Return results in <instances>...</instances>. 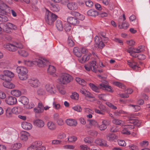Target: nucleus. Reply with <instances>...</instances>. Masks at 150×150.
<instances>
[{"label":"nucleus","instance_id":"1","mask_svg":"<svg viewBox=\"0 0 150 150\" xmlns=\"http://www.w3.org/2000/svg\"><path fill=\"white\" fill-rule=\"evenodd\" d=\"M89 85L90 87L93 91L97 93H99L100 92V89L103 90H105L110 92H113V91L112 90L111 86L106 85L104 83L100 84L98 86H96L94 84L92 83H90Z\"/></svg>","mask_w":150,"mask_h":150},{"label":"nucleus","instance_id":"2","mask_svg":"<svg viewBox=\"0 0 150 150\" xmlns=\"http://www.w3.org/2000/svg\"><path fill=\"white\" fill-rule=\"evenodd\" d=\"M73 79L72 76L67 73L62 74L58 79V81L61 84L66 85L72 81Z\"/></svg>","mask_w":150,"mask_h":150},{"label":"nucleus","instance_id":"3","mask_svg":"<svg viewBox=\"0 0 150 150\" xmlns=\"http://www.w3.org/2000/svg\"><path fill=\"white\" fill-rule=\"evenodd\" d=\"M98 67V65L96 64V62L95 61L90 62L88 64L84 66L85 69L88 71L91 70L95 72H96L97 71L100 73L102 72L103 71L102 70L97 69Z\"/></svg>","mask_w":150,"mask_h":150},{"label":"nucleus","instance_id":"4","mask_svg":"<svg viewBox=\"0 0 150 150\" xmlns=\"http://www.w3.org/2000/svg\"><path fill=\"white\" fill-rule=\"evenodd\" d=\"M45 20L47 23L51 25L56 20V15L47 10L46 12Z\"/></svg>","mask_w":150,"mask_h":150},{"label":"nucleus","instance_id":"5","mask_svg":"<svg viewBox=\"0 0 150 150\" xmlns=\"http://www.w3.org/2000/svg\"><path fill=\"white\" fill-rule=\"evenodd\" d=\"M4 47L6 49L12 52L16 51L18 48L21 49L23 47V45L20 43H16L15 45L8 43L4 45Z\"/></svg>","mask_w":150,"mask_h":150},{"label":"nucleus","instance_id":"6","mask_svg":"<svg viewBox=\"0 0 150 150\" xmlns=\"http://www.w3.org/2000/svg\"><path fill=\"white\" fill-rule=\"evenodd\" d=\"M123 19L122 17H120L118 20V25L120 29H126L128 28L129 25L126 21L124 22L126 19L125 15L124 14L123 15Z\"/></svg>","mask_w":150,"mask_h":150},{"label":"nucleus","instance_id":"7","mask_svg":"<svg viewBox=\"0 0 150 150\" xmlns=\"http://www.w3.org/2000/svg\"><path fill=\"white\" fill-rule=\"evenodd\" d=\"M48 62L47 60L43 58L39 59H36L35 60L33 61V64L37 65L38 66L40 67H44L47 66Z\"/></svg>","mask_w":150,"mask_h":150},{"label":"nucleus","instance_id":"8","mask_svg":"<svg viewBox=\"0 0 150 150\" xmlns=\"http://www.w3.org/2000/svg\"><path fill=\"white\" fill-rule=\"evenodd\" d=\"M127 62L129 67L133 70L137 71L139 70V68H140V67H138V63L133 59L127 60Z\"/></svg>","mask_w":150,"mask_h":150},{"label":"nucleus","instance_id":"9","mask_svg":"<svg viewBox=\"0 0 150 150\" xmlns=\"http://www.w3.org/2000/svg\"><path fill=\"white\" fill-rule=\"evenodd\" d=\"M5 102L8 105H13L16 104L17 101L15 97L9 96L6 98Z\"/></svg>","mask_w":150,"mask_h":150},{"label":"nucleus","instance_id":"10","mask_svg":"<svg viewBox=\"0 0 150 150\" xmlns=\"http://www.w3.org/2000/svg\"><path fill=\"white\" fill-rule=\"evenodd\" d=\"M95 41L97 47L100 49H102L105 46L103 42L102 41L101 38L98 36L95 38Z\"/></svg>","mask_w":150,"mask_h":150},{"label":"nucleus","instance_id":"11","mask_svg":"<svg viewBox=\"0 0 150 150\" xmlns=\"http://www.w3.org/2000/svg\"><path fill=\"white\" fill-rule=\"evenodd\" d=\"M47 71L48 74L51 75L53 77H54L56 76V69L55 67L54 66L49 65Z\"/></svg>","mask_w":150,"mask_h":150},{"label":"nucleus","instance_id":"12","mask_svg":"<svg viewBox=\"0 0 150 150\" xmlns=\"http://www.w3.org/2000/svg\"><path fill=\"white\" fill-rule=\"evenodd\" d=\"M28 83L30 86L35 88L37 87L40 83L39 80L34 78L29 79Z\"/></svg>","mask_w":150,"mask_h":150},{"label":"nucleus","instance_id":"13","mask_svg":"<svg viewBox=\"0 0 150 150\" xmlns=\"http://www.w3.org/2000/svg\"><path fill=\"white\" fill-rule=\"evenodd\" d=\"M67 21L71 24L73 25H78L79 23V21L75 17H69L67 18Z\"/></svg>","mask_w":150,"mask_h":150},{"label":"nucleus","instance_id":"14","mask_svg":"<svg viewBox=\"0 0 150 150\" xmlns=\"http://www.w3.org/2000/svg\"><path fill=\"white\" fill-rule=\"evenodd\" d=\"M0 9L4 12L7 13L9 12L10 8L5 3L1 1L0 2Z\"/></svg>","mask_w":150,"mask_h":150},{"label":"nucleus","instance_id":"15","mask_svg":"<svg viewBox=\"0 0 150 150\" xmlns=\"http://www.w3.org/2000/svg\"><path fill=\"white\" fill-rule=\"evenodd\" d=\"M46 90L49 93L54 94L55 93V87L52 84H47L45 86Z\"/></svg>","mask_w":150,"mask_h":150},{"label":"nucleus","instance_id":"16","mask_svg":"<svg viewBox=\"0 0 150 150\" xmlns=\"http://www.w3.org/2000/svg\"><path fill=\"white\" fill-rule=\"evenodd\" d=\"M16 71L19 75L27 74L28 71L26 68L23 67H18L16 69Z\"/></svg>","mask_w":150,"mask_h":150},{"label":"nucleus","instance_id":"17","mask_svg":"<svg viewBox=\"0 0 150 150\" xmlns=\"http://www.w3.org/2000/svg\"><path fill=\"white\" fill-rule=\"evenodd\" d=\"M70 14L74 16L77 18V19H79L81 21L83 20L84 19V16L80 14L78 12L75 11H72L70 12Z\"/></svg>","mask_w":150,"mask_h":150},{"label":"nucleus","instance_id":"18","mask_svg":"<svg viewBox=\"0 0 150 150\" xmlns=\"http://www.w3.org/2000/svg\"><path fill=\"white\" fill-rule=\"evenodd\" d=\"M110 124L109 122L106 120H103L102 124L99 126V128L100 130H104L107 128Z\"/></svg>","mask_w":150,"mask_h":150},{"label":"nucleus","instance_id":"19","mask_svg":"<svg viewBox=\"0 0 150 150\" xmlns=\"http://www.w3.org/2000/svg\"><path fill=\"white\" fill-rule=\"evenodd\" d=\"M134 117H128V119L129 122L134 125L139 126L140 125V123L139 120L134 119Z\"/></svg>","mask_w":150,"mask_h":150},{"label":"nucleus","instance_id":"20","mask_svg":"<svg viewBox=\"0 0 150 150\" xmlns=\"http://www.w3.org/2000/svg\"><path fill=\"white\" fill-rule=\"evenodd\" d=\"M66 123L67 125L71 126H76L77 125V122L73 119H67Z\"/></svg>","mask_w":150,"mask_h":150},{"label":"nucleus","instance_id":"21","mask_svg":"<svg viewBox=\"0 0 150 150\" xmlns=\"http://www.w3.org/2000/svg\"><path fill=\"white\" fill-rule=\"evenodd\" d=\"M96 143L98 145L102 146H107L108 145L106 142L103 139H98L96 140L95 141Z\"/></svg>","mask_w":150,"mask_h":150},{"label":"nucleus","instance_id":"22","mask_svg":"<svg viewBox=\"0 0 150 150\" xmlns=\"http://www.w3.org/2000/svg\"><path fill=\"white\" fill-rule=\"evenodd\" d=\"M3 86L8 88H12L15 87V85L8 81H5L3 82Z\"/></svg>","mask_w":150,"mask_h":150},{"label":"nucleus","instance_id":"23","mask_svg":"<svg viewBox=\"0 0 150 150\" xmlns=\"http://www.w3.org/2000/svg\"><path fill=\"white\" fill-rule=\"evenodd\" d=\"M68 8L70 10H76L77 8V5L74 2L69 3L67 5Z\"/></svg>","mask_w":150,"mask_h":150},{"label":"nucleus","instance_id":"24","mask_svg":"<svg viewBox=\"0 0 150 150\" xmlns=\"http://www.w3.org/2000/svg\"><path fill=\"white\" fill-rule=\"evenodd\" d=\"M22 126L23 129L26 130L30 129L32 127V125L31 124L26 122H23L22 124Z\"/></svg>","mask_w":150,"mask_h":150},{"label":"nucleus","instance_id":"25","mask_svg":"<svg viewBox=\"0 0 150 150\" xmlns=\"http://www.w3.org/2000/svg\"><path fill=\"white\" fill-rule=\"evenodd\" d=\"M35 125L39 127H42L44 125V122L40 119H37L34 121Z\"/></svg>","mask_w":150,"mask_h":150},{"label":"nucleus","instance_id":"26","mask_svg":"<svg viewBox=\"0 0 150 150\" xmlns=\"http://www.w3.org/2000/svg\"><path fill=\"white\" fill-rule=\"evenodd\" d=\"M112 122L114 124L117 125L122 126L124 124V122L123 121L114 118H113V119L112 120Z\"/></svg>","mask_w":150,"mask_h":150},{"label":"nucleus","instance_id":"27","mask_svg":"<svg viewBox=\"0 0 150 150\" xmlns=\"http://www.w3.org/2000/svg\"><path fill=\"white\" fill-rule=\"evenodd\" d=\"M29 133L23 131L21 133L20 139L21 140L26 141L28 139Z\"/></svg>","mask_w":150,"mask_h":150},{"label":"nucleus","instance_id":"28","mask_svg":"<svg viewBox=\"0 0 150 150\" xmlns=\"http://www.w3.org/2000/svg\"><path fill=\"white\" fill-rule=\"evenodd\" d=\"M3 74L7 77H8V79L10 80H11V78L13 77L14 76V74L13 73L8 70L4 71Z\"/></svg>","mask_w":150,"mask_h":150},{"label":"nucleus","instance_id":"29","mask_svg":"<svg viewBox=\"0 0 150 150\" xmlns=\"http://www.w3.org/2000/svg\"><path fill=\"white\" fill-rule=\"evenodd\" d=\"M19 101L24 105L29 103L28 99L26 97L24 96H21L19 100Z\"/></svg>","mask_w":150,"mask_h":150},{"label":"nucleus","instance_id":"30","mask_svg":"<svg viewBox=\"0 0 150 150\" xmlns=\"http://www.w3.org/2000/svg\"><path fill=\"white\" fill-rule=\"evenodd\" d=\"M57 29L59 31H62L63 29L62 22L60 20H57Z\"/></svg>","mask_w":150,"mask_h":150},{"label":"nucleus","instance_id":"31","mask_svg":"<svg viewBox=\"0 0 150 150\" xmlns=\"http://www.w3.org/2000/svg\"><path fill=\"white\" fill-rule=\"evenodd\" d=\"M90 56L91 55H84L82 58L79 59V60L81 63H83L89 59Z\"/></svg>","mask_w":150,"mask_h":150},{"label":"nucleus","instance_id":"32","mask_svg":"<svg viewBox=\"0 0 150 150\" xmlns=\"http://www.w3.org/2000/svg\"><path fill=\"white\" fill-rule=\"evenodd\" d=\"M11 93L12 95L18 97L21 95V92L18 90H13L11 91Z\"/></svg>","mask_w":150,"mask_h":150},{"label":"nucleus","instance_id":"33","mask_svg":"<svg viewBox=\"0 0 150 150\" xmlns=\"http://www.w3.org/2000/svg\"><path fill=\"white\" fill-rule=\"evenodd\" d=\"M98 12L92 9L90 10L87 11V14L89 16H95L98 15Z\"/></svg>","mask_w":150,"mask_h":150},{"label":"nucleus","instance_id":"34","mask_svg":"<svg viewBox=\"0 0 150 150\" xmlns=\"http://www.w3.org/2000/svg\"><path fill=\"white\" fill-rule=\"evenodd\" d=\"M76 80L79 84L83 86H85L86 85V81L83 79L77 77L76 79Z\"/></svg>","mask_w":150,"mask_h":150},{"label":"nucleus","instance_id":"35","mask_svg":"<svg viewBox=\"0 0 150 150\" xmlns=\"http://www.w3.org/2000/svg\"><path fill=\"white\" fill-rule=\"evenodd\" d=\"M106 137L108 140L113 141L117 139V137L113 134H109L107 135Z\"/></svg>","mask_w":150,"mask_h":150},{"label":"nucleus","instance_id":"36","mask_svg":"<svg viewBox=\"0 0 150 150\" xmlns=\"http://www.w3.org/2000/svg\"><path fill=\"white\" fill-rule=\"evenodd\" d=\"M18 52L20 55L24 57H27L28 55V53L26 51L21 49L19 50Z\"/></svg>","mask_w":150,"mask_h":150},{"label":"nucleus","instance_id":"37","mask_svg":"<svg viewBox=\"0 0 150 150\" xmlns=\"http://www.w3.org/2000/svg\"><path fill=\"white\" fill-rule=\"evenodd\" d=\"M73 53L77 57H80L81 56V53L79 51L78 47H74V48Z\"/></svg>","mask_w":150,"mask_h":150},{"label":"nucleus","instance_id":"38","mask_svg":"<svg viewBox=\"0 0 150 150\" xmlns=\"http://www.w3.org/2000/svg\"><path fill=\"white\" fill-rule=\"evenodd\" d=\"M22 144L20 143H16L13 145L12 149L13 150H17L21 147Z\"/></svg>","mask_w":150,"mask_h":150},{"label":"nucleus","instance_id":"39","mask_svg":"<svg viewBox=\"0 0 150 150\" xmlns=\"http://www.w3.org/2000/svg\"><path fill=\"white\" fill-rule=\"evenodd\" d=\"M42 142L40 141H36L32 143L33 147L35 149L41 146Z\"/></svg>","mask_w":150,"mask_h":150},{"label":"nucleus","instance_id":"40","mask_svg":"<svg viewBox=\"0 0 150 150\" xmlns=\"http://www.w3.org/2000/svg\"><path fill=\"white\" fill-rule=\"evenodd\" d=\"M13 113L11 109L10 108H8L6 110V115L8 117H10L12 115Z\"/></svg>","mask_w":150,"mask_h":150},{"label":"nucleus","instance_id":"41","mask_svg":"<svg viewBox=\"0 0 150 150\" xmlns=\"http://www.w3.org/2000/svg\"><path fill=\"white\" fill-rule=\"evenodd\" d=\"M8 21V18L5 15L0 14V21L3 22H6Z\"/></svg>","mask_w":150,"mask_h":150},{"label":"nucleus","instance_id":"42","mask_svg":"<svg viewBox=\"0 0 150 150\" xmlns=\"http://www.w3.org/2000/svg\"><path fill=\"white\" fill-rule=\"evenodd\" d=\"M19 79L21 80H25L27 79L28 77V75L27 74L18 75Z\"/></svg>","mask_w":150,"mask_h":150},{"label":"nucleus","instance_id":"43","mask_svg":"<svg viewBox=\"0 0 150 150\" xmlns=\"http://www.w3.org/2000/svg\"><path fill=\"white\" fill-rule=\"evenodd\" d=\"M64 86L62 85H61L59 87H58L57 88L59 92L62 94H64L66 93V91L64 90Z\"/></svg>","mask_w":150,"mask_h":150},{"label":"nucleus","instance_id":"44","mask_svg":"<svg viewBox=\"0 0 150 150\" xmlns=\"http://www.w3.org/2000/svg\"><path fill=\"white\" fill-rule=\"evenodd\" d=\"M64 29L66 32H69L71 29V26L69 23H66L64 27Z\"/></svg>","mask_w":150,"mask_h":150},{"label":"nucleus","instance_id":"45","mask_svg":"<svg viewBox=\"0 0 150 150\" xmlns=\"http://www.w3.org/2000/svg\"><path fill=\"white\" fill-rule=\"evenodd\" d=\"M47 125L49 129L53 130L55 128V125L51 122H49L47 123Z\"/></svg>","mask_w":150,"mask_h":150},{"label":"nucleus","instance_id":"46","mask_svg":"<svg viewBox=\"0 0 150 150\" xmlns=\"http://www.w3.org/2000/svg\"><path fill=\"white\" fill-rule=\"evenodd\" d=\"M114 85L120 88H125V86L121 83L118 82H115L114 83Z\"/></svg>","mask_w":150,"mask_h":150},{"label":"nucleus","instance_id":"47","mask_svg":"<svg viewBox=\"0 0 150 150\" xmlns=\"http://www.w3.org/2000/svg\"><path fill=\"white\" fill-rule=\"evenodd\" d=\"M77 139V137L75 136L70 137L68 138V140L70 142H74Z\"/></svg>","mask_w":150,"mask_h":150},{"label":"nucleus","instance_id":"48","mask_svg":"<svg viewBox=\"0 0 150 150\" xmlns=\"http://www.w3.org/2000/svg\"><path fill=\"white\" fill-rule=\"evenodd\" d=\"M19 108H17L16 107L13 108H12V109H11L13 113L16 114H19Z\"/></svg>","mask_w":150,"mask_h":150},{"label":"nucleus","instance_id":"49","mask_svg":"<svg viewBox=\"0 0 150 150\" xmlns=\"http://www.w3.org/2000/svg\"><path fill=\"white\" fill-rule=\"evenodd\" d=\"M85 4L86 6L88 7H91L93 5V2L90 0L86 1Z\"/></svg>","mask_w":150,"mask_h":150},{"label":"nucleus","instance_id":"50","mask_svg":"<svg viewBox=\"0 0 150 150\" xmlns=\"http://www.w3.org/2000/svg\"><path fill=\"white\" fill-rule=\"evenodd\" d=\"M78 97L79 94L76 92H74L71 96V98L72 99L77 100L78 99Z\"/></svg>","mask_w":150,"mask_h":150},{"label":"nucleus","instance_id":"51","mask_svg":"<svg viewBox=\"0 0 150 150\" xmlns=\"http://www.w3.org/2000/svg\"><path fill=\"white\" fill-rule=\"evenodd\" d=\"M34 106V105L32 103H30L25 105V108L28 109H31L33 108Z\"/></svg>","mask_w":150,"mask_h":150},{"label":"nucleus","instance_id":"52","mask_svg":"<svg viewBox=\"0 0 150 150\" xmlns=\"http://www.w3.org/2000/svg\"><path fill=\"white\" fill-rule=\"evenodd\" d=\"M37 93L40 96L43 95L45 94V91L44 89L41 88L39 89L37 91Z\"/></svg>","mask_w":150,"mask_h":150},{"label":"nucleus","instance_id":"53","mask_svg":"<svg viewBox=\"0 0 150 150\" xmlns=\"http://www.w3.org/2000/svg\"><path fill=\"white\" fill-rule=\"evenodd\" d=\"M72 108L74 110L78 112H81L82 110V108H81V106L79 105L73 107Z\"/></svg>","mask_w":150,"mask_h":150},{"label":"nucleus","instance_id":"54","mask_svg":"<svg viewBox=\"0 0 150 150\" xmlns=\"http://www.w3.org/2000/svg\"><path fill=\"white\" fill-rule=\"evenodd\" d=\"M68 44L70 47H73L74 45V43L73 41L69 37L68 38L67 41Z\"/></svg>","mask_w":150,"mask_h":150},{"label":"nucleus","instance_id":"55","mask_svg":"<svg viewBox=\"0 0 150 150\" xmlns=\"http://www.w3.org/2000/svg\"><path fill=\"white\" fill-rule=\"evenodd\" d=\"M7 24L8 27L11 29H12L14 30H16L17 29L16 26L14 24L10 23H7Z\"/></svg>","mask_w":150,"mask_h":150},{"label":"nucleus","instance_id":"56","mask_svg":"<svg viewBox=\"0 0 150 150\" xmlns=\"http://www.w3.org/2000/svg\"><path fill=\"white\" fill-rule=\"evenodd\" d=\"M0 78L3 80L5 81H10L9 79H8V77H7L4 74L0 75Z\"/></svg>","mask_w":150,"mask_h":150},{"label":"nucleus","instance_id":"57","mask_svg":"<svg viewBox=\"0 0 150 150\" xmlns=\"http://www.w3.org/2000/svg\"><path fill=\"white\" fill-rule=\"evenodd\" d=\"M129 148L132 150H138L139 149L137 146L134 144L129 146Z\"/></svg>","mask_w":150,"mask_h":150},{"label":"nucleus","instance_id":"58","mask_svg":"<svg viewBox=\"0 0 150 150\" xmlns=\"http://www.w3.org/2000/svg\"><path fill=\"white\" fill-rule=\"evenodd\" d=\"M125 112L122 110H120L119 111H115L114 112V115L116 116H119L120 115V114L121 113H125Z\"/></svg>","mask_w":150,"mask_h":150},{"label":"nucleus","instance_id":"59","mask_svg":"<svg viewBox=\"0 0 150 150\" xmlns=\"http://www.w3.org/2000/svg\"><path fill=\"white\" fill-rule=\"evenodd\" d=\"M34 111L35 113H39L43 112L44 110H41L40 108L37 107V108H35L34 109Z\"/></svg>","mask_w":150,"mask_h":150},{"label":"nucleus","instance_id":"60","mask_svg":"<svg viewBox=\"0 0 150 150\" xmlns=\"http://www.w3.org/2000/svg\"><path fill=\"white\" fill-rule=\"evenodd\" d=\"M137 56L138 59L141 60L144 59L146 58L145 56L143 54H140Z\"/></svg>","mask_w":150,"mask_h":150},{"label":"nucleus","instance_id":"61","mask_svg":"<svg viewBox=\"0 0 150 150\" xmlns=\"http://www.w3.org/2000/svg\"><path fill=\"white\" fill-rule=\"evenodd\" d=\"M119 145L121 146H125L126 145V143L123 140H119L118 141Z\"/></svg>","mask_w":150,"mask_h":150},{"label":"nucleus","instance_id":"62","mask_svg":"<svg viewBox=\"0 0 150 150\" xmlns=\"http://www.w3.org/2000/svg\"><path fill=\"white\" fill-rule=\"evenodd\" d=\"M122 133L124 134H130V132L128 130V129H126L125 127V129H124L122 132Z\"/></svg>","mask_w":150,"mask_h":150},{"label":"nucleus","instance_id":"63","mask_svg":"<svg viewBox=\"0 0 150 150\" xmlns=\"http://www.w3.org/2000/svg\"><path fill=\"white\" fill-rule=\"evenodd\" d=\"M143 46L142 45H140V46L138 47L137 49H136L135 52L137 53H140L141 52L143 51V50L142 49Z\"/></svg>","mask_w":150,"mask_h":150},{"label":"nucleus","instance_id":"64","mask_svg":"<svg viewBox=\"0 0 150 150\" xmlns=\"http://www.w3.org/2000/svg\"><path fill=\"white\" fill-rule=\"evenodd\" d=\"M66 137V135L63 133H60L58 136V138L59 139H62Z\"/></svg>","mask_w":150,"mask_h":150}]
</instances>
